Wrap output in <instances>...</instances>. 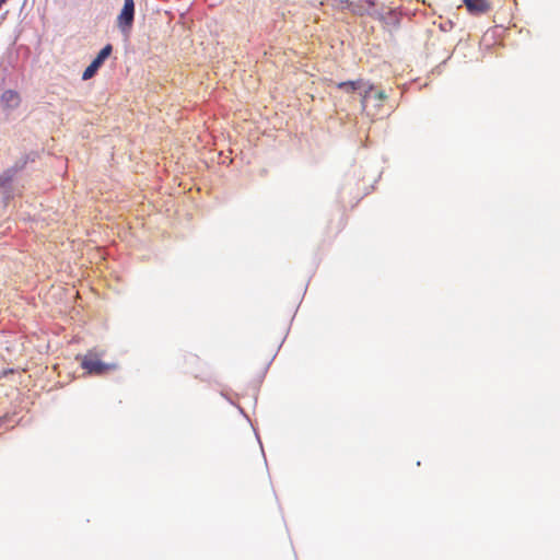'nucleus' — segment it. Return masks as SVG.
Segmentation results:
<instances>
[{
  "instance_id": "1",
  "label": "nucleus",
  "mask_w": 560,
  "mask_h": 560,
  "mask_svg": "<svg viewBox=\"0 0 560 560\" xmlns=\"http://www.w3.org/2000/svg\"><path fill=\"white\" fill-rule=\"evenodd\" d=\"M386 100L387 95L384 91H376L374 90V86L370 84L364 89L362 94V109L368 114V116H377Z\"/></svg>"
},
{
  "instance_id": "2",
  "label": "nucleus",
  "mask_w": 560,
  "mask_h": 560,
  "mask_svg": "<svg viewBox=\"0 0 560 560\" xmlns=\"http://www.w3.org/2000/svg\"><path fill=\"white\" fill-rule=\"evenodd\" d=\"M81 366L89 374L95 375H103L116 369L115 364L103 362L95 351H89L86 354L82 357Z\"/></svg>"
},
{
  "instance_id": "3",
  "label": "nucleus",
  "mask_w": 560,
  "mask_h": 560,
  "mask_svg": "<svg viewBox=\"0 0 560 560\" xmlns=\"http://www.w3.org/2000/svg\"><path fill=\"white\" fill-rule=\"evenodd\" d=\"M113 46L110 44H107L104 46L97 56L92 60L90 66L86 67V69L82 73V80L86 81L92 79L98 69L104 65L105 60L112 55Z\"/></svg>"
},
{
  "instance_id": "4",
  "label": "nucleus",
  "mask_w": 560,
  "mask_h": 560,
  "mask_svg": "<svg viewBox=\"0 0 560 560\" xmlns=\"http://www.w3.org/2000/svg\"><path fill=\"white\" fill-rule=\"evenodd\" d=\"M135 3L133 0H124L122 10L118 16V25L122 32H126L127 27L131 26L133 21Z\"/></svg>"
},
{
  "instance_id": "5",
  "label": "nucleus",
  "mask_w": 560,
  "mask_h": 560,
  "mask_svg": "<svg viewBox=\"0 0 560 560\" xmlns=\"http://www.w3.org/2000/svg\"><path fill=\"white\" fill-rule=\"evenodd\" d=\"M464 3L471 14H483L491 10V3L488 0H464Z\"/></svg>"
},
{
  "instance_id": "6",
  "label": "nucleus",
  "mask_w": 560,
  "mask_h": 560,
  "mask_svg": "<svg viewBox=\"0 0 560 560\" xmlns=\"http://www.w3.org/2000/svg\"><path fill=\"white\" fill-rule=\"evenodd\" d=\"M0 102L5 108H16L21 103L19 93L14 90H7L0 95Z\"/></svg>"
},
{
  "instance_id": "7",
  "label": "nucleus",
  "mask_w": 560,
  "mask_h": 560,
  "mask_svg": "<svg viewBox=\"0 0 560 560\" xmlns=\"http://www.w3.org/2000/svg\"><path fill=\"white\" fill-rule=\"evenodd\" d=\"M337 88L347 93H351L357 90L365 88V83L362 80L345 81L337 83Z\"/></svg>"
},
{
  "instance_id": "8",
  "label": "nucleus",
  "mask_w": 560,
  "mask_h": 560,
  "mask_svg": "<svg viewBox=\"0 0 560 560\" xmlns=\"http://www.w3.org/2000/svg\"><path fill=\"white\" fill-rule=\"evenodd\" d=\"M13 175L14 174L11 170L3 172L0 175V187H5L7 185H9L13 179Z\"/></svg>"
},
{
  "instance_id": "9",
  "label": "nucleus",
  "mask_w": 560,
  "mask_h": 560,
  "mask_svg": "<svg viewBox=\"0 0 560 560\" xmlns=\"http://www.w3.org/2000/svg\"><path fill=\"white\" fill-rule=\"evenodd\" d=\"M7 0H0V7Z\"/></svg>"
}]
</instances>
